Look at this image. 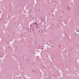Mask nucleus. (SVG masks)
<instances>
[{
	"mask_svg": "<svg viewBox=\"0 0 79 79\" xmlns=\"http://www.w3.org/2000/svg\"><path fill=\"white\" fill-rule=\"evenodd\" d=\"M37 25H38V26H39V24H37Z\"/></svg>",
	"mask_w": 79,
	"mask_h": 79,
	"instance_id": "10",
	"label": "nucleus"
},
{
	"mask_svg": "<svg viewBox=\"0 0 79 79\" xmlns=\"http://www.w3.org/2000/svg\"><path fill=\"white\" fill-rule=\"evenodd\" d=\"M41 31L42 32V30H41Z\"/></svg>",
	"mask_w": 79,
	"mask_h": 79,
	"instance_id": "12",
	"label": "nucleus"
},
{
	"mask_svg": "<svg viewBox=\"0 0 79 79\" xmlns=\"http://www.w3.org/2000/svg\"><path fill=\"white\" fill-rule=\"evenodd\" d=\"M7 78H9L8 77H7Z\"/></svg>",
	"mask_w": 79,
	"mask_h": 79,
	"instance_id": "14",
	"label": "nucleus"
},
{
	"mask_svg": "<svg viewBox=\"0 0 79 79\" xmlns=\"http://www.w3.org/2000/svg\"><path fill=\"white\" fill-rule=\"evenodd\" d=\"M17 25H18V23H17Z\"/></svg>",
	"mask_w": 79,
	"mask_h": 79,
	"instance_id": "16",
	"label": "nucleus"
},
{
	"mask_svg": "<svg viewBox=\"0 0 79 79\" xmlns=\"http://www.w3.org/2000/svg\"><path fill=\"white\" fill-rule=\"evenodd\" d=\"M21 23V24H22V22H21V23Z\"/></svg>",
	"mask_w": 79,
	"mask_h": 79,
	"instance_id": "7",
	"label": "nucleus"
},
{
	"mask_svg": "<svg viewBox=\"0 0 79 79\" xmlns=\"http://www.w3.org/2000/svg\"><path fill=\"white\" fill-rule=\"evenodd\" d=\"M41 35H42V34H41Z\"/></svg>",
	"mask_w": 79,
	"mask_h": 79,
	"instance_id": "13",
	"label": "nucleus"
},
{
	"mask_svg": "<svg viewBox=\"0 0 79 79\" xmlns=\"http://www.w3.org/2000/svg\"><path fill=\"white\" fill-rule=\"evenodd\" d=\"M30 31V32H31V28H30V31Z\"/></svg>",
	"mask_w": 79,
	"mask_h": 79,
	"instance_id": "4",
	"label": "nucleus"
},
{
	"mask_svg": "<svg viewBox=\"0 0 79 79\" xmlns=\"http://www.w3.org/2000/svg\"><path fill=\"white\" fill-rule=\"evenodd\" d=\"M36 28H38V27H37V26L36 27Z\"/></svg>",
	"mask_w": 79,
	"mask_h": 79,
	"instance_id": "5",
	"label": "nucleus"
},
{
	"mask_svg": "<svg viewBox=\"0 0 79 79\" xmlns=\"http://www.w3.org/2000/svg\"><path fill=\"white\" fill-rule=\"evenodd\" d=\"M44 49V48H42V50H43Z\"/></svg>",
	"mask_w": 79,
	"mask_h": 79,
	"instance_id": "9",
	"label": "nucleus"
},
{
	"mask_svg": "<svg viewBox=\"0 0 79 79\" xmlns=\"http://www.w3.org/2000/svg\"><path fill=\"white\" fill-rule=\"evenodd\" d=\"M67 8L68 10H71V8H70L68 6H67Z\"/></svg>",
	"mask_w": 79,
	"mask_h": 79,
	"instance_id": "1",
	"label": "nucleus"
},
{
	"mask_svg": "<svg viewBox=\"0 0 79 79\" xmlns=\"http://www.w3.org/2000/svg\"><path fill=\"white\" fill-rule=\"evenodd\" d=\"M35 72V70H32V72Z\"/></svg>",
	"mask_w": 79,
	"mask_h": 79,
	"instance_id": "2",
	"label": "nucleus"
},
{
	"mask_svg": "<svg viewBox=\"0 0 79 79\" xmlns=\"http://www.w3.org/2000/svg\"><path fill=\"white\" fill-rule=\"evenodd\" d=\"M39 10H40V9H39Z\"/></svg>",
	"mask_w": 79,
	"mask_h": 79,
	"instance_id": "15",
	"label": "nucleus"
},
{
	"mask_svg": "<svg viewBox=\"0 0 79 79\" xmlns=\"http://www.w3.org/2000/svg\"><path fill=\"white\" fill-rule=\"evenodd\" d=\"M35 24L36 25V26H37V22H36L35 23Z\"/></svg>",
	"mask_w": 79,
	"mask_h": 79,
	"instance_id": "3",
	"label": "nucleus"
},
{
	"mask_svg": "<svg viewBox=\"0 0 79 79\" xmlns=\"http://www.w3.org/2000/svg\"><path fill=\"white\" fill-rule=\"evenodd\" d=\"M32 26V25H30V27H31Z\"/></svg>",
	"mask_w": 79,
	"mask_h": 79,
	"instance_id": "8",
	"label": "nucleus"
},
{
	"mask_svg": "<svg viewBox=\"0 0 79 79\" xmlns=\"http://www.w3.org/2000/svg\"><path fill=\"white\" fill-rule=\"evenodd\" d=\"M47 44H48V43H47Z\"/></svg>",
	"mask_w": 79,
	"mask_h": 79,
	"instance_id": "11",
	"label": "nucleus"
},
{
	"mask_svg": "<svg viewBox=\"0 0 79 79\" xmlns=\"http://www.w3.org/2000/svg\"><path fill=\"white\" fill-rule=\"evenodd\" d=\"M52 48H53V45H52Z\"/></svg>",
	"mask_w": 79,
	"mask_h": 79,
	"instance_id": "6",
	"label": "nucleus"
}]
</instances>
